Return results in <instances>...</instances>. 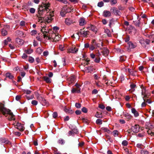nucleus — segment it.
Wrapping results in <instances>:
<instances>
[{
  "label": "nucleus",
  "mask_w": 154,
  "mask_h": 154,
  "mask_svg": "<svg viewBox=\"0 0 154 154\" xmlns=\"http://www.w3.org/2000/svg\"><path fill=\"white\" fill-rule=\"evenodd\" d=\"M75 106L77 108H79L81 107V104L79 103H76L75 104Z\"/></svg>",
  "instance_id": "obj_60"
},
{
  "label": "nucleus",
  "mask_w": 154,
  "mask_h": 154,
  "mask_svg": "<svg viewBox=\"0 0 154 154\" xmlns=\"http://www.w3.org/2000/svg\"><path fill=\"white\" fill-rule=\"evenodd\" d=\"M73 20L70 18H67L66 19L65 23L67 25H69L73 23Z\"/></svg>",
  "instance_id": "obj_17"
},
{
  "label": "nucleus",
  "mask_w": 154,
  "mask_h": 154,
  "mask_svg": "<svg viewBox=\"0 0 154 154\" xmlns=\"http://www.w3.org/2000/svg\"><path fill=\"white\" fill-rule=\"evenodd\" d=\"M112 134L114 137H116L118 136L119 132L117 130H114L112 132Z\"/></svg>",
  "instance_id": "obj_37"
},
{
  "label": "nucleus",
  "mask_w": 154,
  "mask_h": 154,
  "mask_svg": "<svg viewBox=\"0 0 154 154\" xmlns=\"http://www.w3.org/2000/svg\"><path fill=\"white\" fill-rule=\"evenodd\" d=\"M13 133L14 135L18 137L20 136L21 134V133L19 132L13 131Z\"/></svg>",
  "instance_id": "obj_41"
},
{
  "label": "nucleus",
  "mask_w": 154,
  "mask_h": 154,
  "mask_svg": "<svg viewBox=\"0 0 154 154\" xmlns=\"http://www.w3.org/2000/svg\"><path fill=\"white\" fill-rule=\"evenodd\" d=\"M96 123L97 124L101 125L102 124V121L100 119H98L96 121Z\"/></svg>",
  "instance_id": "obj_46"
},
{
  "label": "nucleus",
  "mask_w": 154,
  "mask_h": 154,
  "mask_svg": "<svg viewBox=\"0 0 154 154\" xmlns=\"http://www.w3.org/2000/svg\"><path fill=\"white\" fill-rule=\"evenodd\" d=\"M102 53L104 56H106L108 55L109 51L107 49L104 48L103 51L102 52Z\"/></svg>",
  "instance_id": "obj_21"
},
{
  "label": "nucleus",
  "mask_w": 154,
  "mask_h": 154,
  "mask_svg": "<svg viewBox=\"0 0 154 154\" xmlns=\"http://www.w3.org/2000/svg\"><path fill=\"white\" fill-rule=\"evenodd\" d=\"M128 141L126 140H123L122 142V145L124 146H126L128 145Z\"/></svg>",
  "instance_id": "obj_54"
},
{
  "label": "nucleus",
  "mask_w": 154,
  "mask_h": 154,
  "mask_svg": "<svg viewBox=\"0 0 154 154\" xmlns=\"http://www.w3.org/2000/svg\"><path fill=\"white\" fill-rule=\"evenodd\" d=\"M78 50V48L75 47L73 46L67 49L68 53H72L73 54H75L77 53Z\"/></svg>",
  "instance_id": "obj_9"
},
{
  "label": "nucleus",
  "mask_w": 154,
  "mask_h": 154,
  "mask_svg": "<svg viewBox=\"0 0 154 154\" xmlns=\"http://www.w3.org/2000/svg\"><path fill=\"white\" fill-rule=\"evenodd\" d=\"M128 70L130 74L133 76H135L136 75V72L135 71L130 69H128Z\"/></svg>",
  "instance_id": "obj_18"
},
{
  "label": "nucleus",
  "mask_w": 154,
  "mask_h": 154,
  "mask_svg": "<svg viewBox=\"0 0 154 154\" xmlns=\"http://www.w3.org/2000/svg\"><path fill=\"white\" fill-rule=\"evenodd\" d=\"M82 120L83 122L85 123L86 124H87L88 123V120L87 119L85 118H83Z\"/></svg>",
  "instance_id": "obj_58"
},
{
  "label": "nucleus",
  "mask_w": 154,
  "mask_h": 154,
  "mask_svg": "<svg viewBox=\"0 0 154 154\" xmlns=\"http://www.w3.org/2000/svg\"><path fill=\"white\" fill-rule=\"evenodd\" d=\"M82 110L84 113H86L87 112V109L85 107H84L82 109Z\"/></svg>",
  "instance_id": "obj_62"
},
{
  "label": "nucleus",
  "mask_w": 154,
  "mask_h": 154,
  "mask_svg": "<svg viewBox=\"0 0 154 154\" xmlns=\"http://www.w3.org/2000/svg\"><path fill=\"white\" fill-rule=\"evenodd\" d=\"M154 131V130H152L150 129H149L147 131V132L148 134H150L151 136H154V132H153Z\"/></svg>",
  "instance_id": "obj_29"
},
{
  "label": "nucleus",
  "mask_w": 154,
  "mask_h": 154,
  "mask_svg": "<svg viewBox=\"0 0 154 154\" xmlns=\"http://www.w3.org/2000/svg\"><path fill=\"white\" fill-rule=\"evenodd\" d=\"M60 35H58V34L57 33L54 41L55 42L59 41L60 39Z\"/></svg>",
  "instance_id": "obj_35"
},
{
  "label": "nucleus",
  "mask_w": 154,
  "mask_h": 154,
  "mask_svg": "<svg viewBox=\"0 0 154 154\" xmlns=\"http://www.w3.org/2000/svg\"><path fill=\"white\" fill-rule=\"evenodd\" d=\"M140 152L141 154H149L148 151L145 150H141Z\"/></svg>",
  "instance_id": "obj_43"
},
{
  "label": "nucleus",
  "mask_w": 154,
  "mask_h": 154,
  "mask_svg": "<svg viewBox=\"0 0 154 154\" xmlns=\"http://www.w3.org/2000/svg\"><path fill=\"white\" fill-rule=\"evenodd\" d=\"M129 48L130 49L134 48L137 47L136 43H133L131 42H129L128 43Z\"/></svg>",
  "instance_id": "obj_15"
},
{
  "label": "nucleus",
  "mask_w": 154,
  "mask_h": 154,
  "mask_svg": "<svg viewBox=\"0 0 154 154\" xmlns=\"http://www.w3.org/2000/svg\"><path fill=\"white\" fill-rule=\"evenodd\" d=\"M95 45L97 47L100 48V46H103V43L101 41H100L99 43H96Z\"/></svg>",
  "instance_id": "obj_44"
},
{
  "label": "nucleus",
  "mask_w": 154,
  "mask_h": 154,
  "mask_svg": "<svg viewBox=\"0 0 154 154\" xmlns=\"http://www.w3.org/2000/svg\"><path fill=\"white\" fill-rule=\"evenodd\" d=\"M100 58L99 56H98L97 55V57L95 59L94 61L95 62L98 63L99 62L100 60Z\"/></svg>",
  "instance_id": "obj_40"
},
{
  "label": "nucleus",
  "mask_w": 154,
  "mask_h": 154,
  "mask_svg": "<svg viewBox=\"0 0 154 154\" xmlns=\"http://www.w3.org/2000/svg\"><path fill=\"white\" fill-rule=\"evenodd\" d=\"M140 24V22L139 20H138L136 23H135V24L136 26H139Z\"/></svg>",
  "instance_id": "obj_64"
},
{
  "label": "nucleus",
  "mask_w": 154,
  "mask_h": 154,
  "mask_svg": "<svg viewBox=\"0 0 154 154\" xmlns=\"http://www.w3.org/2000/svg\"><path fill=\"white\" fill-rule=\"evenodd\" d=\"M146 36L148 37L150 39L152 38L154 40V35L153 34L149 35V34L145 35Z\"/></svg>",
  "instance_id": "obj_39"
},
{
  "label": "nucleus",
  "mask_w": 154,
  "mask_h": 154,
  "mask_svg": "<svg viewBox=\"0 0 154 154\" xmlns=\"http://www.w3.org/2000/svg\"><path fill=\"white\" fill-rule=\"evenodd\" d=\"M57 34V33H55L52 31V32H51V34H49V35L48 34L47 37L48 38V39H52L54 41Z\"/></svg>",
  "instance_id": "obj_11"
},
{
  "label": "nucleus",
  "mask_w": 154,
  "mask_h": 154,
  "mask_svg": "<svg viewBox=\"0 0 154 154\" xmlns=\"http://www.w3.org/2000/svg\"><path fill=\"white\" fill-rule=\"evenodd\" d=\"M45 11H47L45 7L43 6V5L39 6L38 8V14L40 15H42Z\"/></svg>",
  "instance_id": "obj_7"
},
{
  "label": "nucleus",
  "mask_w": 154,
  "mask_h": 154,
  "mask_svg": "<svg viewBox=\"0 0 154 154\" xmlns=\"http://www.w3.org/2000/svg\"><path fill=\"white\" fill-rule=\"evenodd\" d=\"M31 103L33 105H36L38 104V102L36 100H32L31 102Z\"/></svg>",
  "instance_id": "obj_52"
},
{
  "label": "nucleus",
  "mask_w": 154,
  "mask_h": 154,
  "mask_svg": "<svg viewBox=\"0 0 154 154\" xmlns=\"http://www.w3.org/2000/svg\"><path fill=\"white\" fill-rule=\"evenodd\" d=\"M141 88L142 90V92H141V94L142 95H143L144 94H145V89L143 87V86H141Z\"/></svg>",
  "instance_id": "obj_55"
},
{
  "label": "nucleus",
  "mask_w": 154,
  "mask_h": 154,
  "mask_svg": "<svg viewBox=\"0 0 154 154\" xmlns=\"http://www.w3.org/2000/svg\"><path fill=\"white\" fill-rule=\"evenodd\" d=\"M13 125H14L16 128L21 131H23L24 130V127L23 125L19 122L14 123L13 124Z\"/></svg>",
  "instance_id": "obj_5"
},
{
  "label": "nucleus",
  "mask_w": 154,
  "mask_h": 154,
  "mask_svg": "<svg viewBox=\"0 0 154 154\" xmlns=\"http://www.w3.org/2000/svg\"><path fill=\"white\" fill-rule=\"evenodd\" d=\"M3 115L8 117V119L10 120H14V116L10 110H9V112H6V113H5V114Z\"/></svg>",
  "instance_id": "obj_4"
},
{
  "label": "nucleus",
  "mask_w": 154,
  "mask_h": 154,
  "mask_svg": "<svg viewBox=\"0 0 154 154\" xmlns=\"http://www.w3.org/2000/svg\"><path fill=\"white\" fill-rule=\"evenodd\" d=\"M111 11L116 15L120 16L121 14L120 12L115 7L112 8Z\"/></svg>",
  "instance_id": "obj_12"
},
{
  "label": "nucleus",
  "mask_w": 154,
  "mask_h": 154,
  "mask_svg": "<svg viewBox=\"0 0 154 154\" xmlns=\"http://www.w3.org/2000/svg\"><path fill=\"white\" fill-rule=\"evenodd\" d=\"M25 52L28 54H30L33 52V50L31 49L25 50Z\"/></svg>",
  "instance_id": "obj_32"
},
{
  "label": "nucleus",
  "mask_w": 154,
  "mask_h": 154,
  "mask_svg": "<svg viewBox=\"0 0 154 154\" xmlns=\"http://www.w3.org/2000/svg\"><path fill=\"white\" fill-rule=\"evenodd\" d=\"M110 3L111 5H113L116 4L117 3L118 0H110Z\"/></svg>",
  "instance_id": "obj_42"
},
{
  "label": "nucleus",
  "mask_w": 154,
  "mask_h": 154,
  "mask_svg": "<svg viewBox=\"0 0 154 154\" xmlns=\"http://www.w3.org/2000/svg\"><path fill=\"white\" fill-rule=\"evenodd\" d=\"M132 112L134 114L135 117H137L139 116L138 112L136 110L135 108H133L131 109Z\"/></svg>",
  "instance_id": "obj_23"
},
{
  "label": "nucleus",
  "mask_w": 154,
  "mask_h": 154,
  "mask_svg": "<svg viewBox=\"0 0 154 154\" xmlns=\"http://www.w3.org/2000/svg\"><path fill=\"white\" fill-rule=\"evenodd\" d=\"M126 58V57L125 56H121L120 57L119 61L121 62H123L125 61Z\"/></svg>",
  "instance_id": "obj_34"
},
{
  "label": "nucleus",
  "mask_w": 154,
  "mask_h": 154,
  "mask_svg": "<svg viewBox=\"0 0 154 154\" xmlns=\"http://www.w3.org/2000/svg\"><path fill=\"white\" fill-rule=\"evenodd\" d=\"M58 1L64 4H66L67 3V1L66 0H58Z\"/></svg>",
  "instance_id": "obj_61"
},
{
  "label": "nucleus",
  "mask_w": 154,
  "mask_h": 154,
  "mask_svg": "<svg viewBox=\"0 0 154 154\" xmlns=\"http://www.w3.org/2000/svg\"><path fill=\"white\" fill-rule=\"evenodd\" d=\"M37 33V31L35 30H32L31 32V34L32 35H34Z\"/></svg>",
  "instance_id": "obj_53"
},
{
  "label": "nucleus",
  "mask_w": 154,
  "mask_h": 154,
  "mask_svg": "<svg viewBox=\"0 0 154 154\" xmlns=\"http://www.w3.org/2000/svg\"><path fill=\"white\" fill-rule=\"evenodd\" d=\"M45 28H48V27L45 26H43V27L42 29H41V31L44 34V35L45 34V33H47V31H45Z\"/></svg>",
  "instance_id": "obj_33"
},
{
  "label": "nucleus",
  "mask_w": 154,
  "mask_h": 154,
  "mask_svg": "<svg viewBox=\"0 0 154 154\" xmlns=\"http://www.w3.org/2000/svg\"><path fill=\"white\" fill-rule=\"evenodd\" d=\"M0 111L3 114H5V113L9 112V109L5 108L3 104L0 103Z\"/></svg>",
  "instance_id": "obj_8"
},
{
  "label": "nucleus",
  "mask_w": 154,
  "mask_h": 154,
  "mask_svg": "<svg viewBox=\"0 0 154 154\" xmlns=\"http://www.w3.org/2000/svg\"><path fill=\"white\" fill-rule=\"evenodd\" d=\"M103 15L105 17H109L111 16V14L109 11L105 10L103 11Z\"/></svg>",
  "instance_id": "obj_14"
},
{
  "label": "nucleus",
  "mask_w": 154,
  "mask_h": 154,
  "mask_svg": "<svg viewBox=\"0 0 154 154\" xmlns=\"http://www.w3.org/2000/svg\"><path fill=\"white\" fill-rule=\"evenodd\" d=\"M35 9L34 8H31L29 9V12L32 14H34L35 12Z\"/></svg>",
  "instance_id": "obj_56"
},
{
  "label": "nucleus",
  "mask_w": 154,
  "mask_h": 154,
  "mask_svg": "<svg viewBox=\"0 0 154 154\" xmlns=\"http://www.w3.org/2000/svg\"><path fill=\"white\" fill-rule=\"evenodd\" d=\"M36 99L40 101V102L43 106H47L48 105V102L46 101L44 98L39 94H38L36 95Z\"/></svg>",
  "instance_id": "obj_2"
},
{
  "label": "nucleus",
  "mask_w": 154,
  "mask_h": 154,
  "mask_svg": "<svg viewBox=\"0 0 154 154\" xmlns=\"http://www.w3.org/2000/svg\"><path fill=\"white\" fill-rule=\"evenodd\" d=\"M77 34L79 36H82L84 37H87V35L89 34V32L88 31H86L84 28L80 29L79 32L77 33Z\"/></svg>",
  "instance_id": "obj_1"
},
{
  "label": "nucleus",
  "mask_w": 154,
  "mask_h": 154,
  "mask_svg": "<svg viewBox=\"0 0 154 154\" xmlns=\"http://www.w3.org/2000/svg\"><path fill=\"white\" fill-rule=\"evenodd\" d=\"M150 40L148 39L144 40L143 38H141L139 40V42L142 45L145 47L146 44H149L150 43Z\"/></svg>",
  "instance_id": "obj_6"
},
{
  "label": "nucleus",
  "mask_w": 154,
  "mask_h": 154,
  "mask_svg": "<svg viewBox=\"0 0 154 154\" xmlns=\"http://www.w3.org/2000/svg\"><path fill=\"white\" fill-rule=\"evenodd\" d=\"M52 115L53 117L54 118H55L57 116V112H54L53 113Z\"/></svg>",
  "instance_id": "obj_63"
},
{
  "label": "nucleus",
  "mask_w": 154,
  "mask_h": 154,
  "mask_svg": "<svg viewBox=\"0 0 154 154\" xmlns=\"http://www.w3.org/2000/svg\"><path fill=\"white\" fill-rule=\"evenodd\" d=\"M36 52L39 54H41L42 52V50L40 48H38L36 50Z\"/></svg>",
  "instance_id": "obj_45"
},
{
  "label": "nucleus",
  "mask_w": 154,
  "mask_h": 154,
  "mask_svg": "<svg viewBox=\"0 0 154 154\" xmlns=\"http://www.w3.org/2000/svg\"><path fill=\"white\" fill-rule=\"evenodd\" d=\"M58 143L61 144H63L65 143L64 140L63 139H60L58 140Z\"/></svg>",
  "instance_id": "obj_47"
},
{
  "label": "nucleus",
  "mask_w": 154,
  "mask_h": 154,
  "mask_svg": "<svg viewBox=\"0 0 154 154\" xmlns=\"http://www.w3.org/2000/svg\"><path fill=\"white\" fill-rule=\"evenodd\" d=\"M85 69L88 72H91L93 71V68L92 66H90L85 67Z\"/></svg>",
  "instance_id": "obj_22"
},
{
  "label": "nucleus",
  "mask_w": 154,
  "mask_h": 154,
  "mask_svg": "<svg viewBox=\"0 0 154 154\" xmlns=\"http://www.w3.org/2000/svg\"><path fill=\"white\" fill-rule=\"evenodd\" d=\"M79 24L80 26H83L86 24V22L84 17H81L79 20Z\"/></svg>",
  "instance_id": "obj_16"
},
{
  "label": "nucleus",
  "mask_w": 154,
  "mask_h": 154,
  "mask_svg": "<svg viewBox=\"0 0 154 154\" xmlns=\"http://www.w3.org/2000/svg\"><path fill=\"white\" fill-rule=\"evenodd\" d=\"M59 48L61 51H63L65 50V48L63 45H60L59 46Z\"/></svg>",
  "instance_id": "obj_50"
},
{
  "label": "nucleus",
  "mask_w": 154,
  "mask_h": 154,
  "mask_svg": "<svg viewBox=\"0 0 154 154\" xmlns=\"http://www.w3.org/2000/svg\"><path fill=\"white\" fill-rule=\"evenodd\" d=\"M95 116L97 118L102 117L101 113L99 114V113L97 112Z\"/></svg>",
  "instance_id": "obj_59"
},
{
  "label": "nucleus",
  "mask_w": 154,
  "mask_h": 154,
  "mask_svg": "<svg viewBox=\"0 0 154 154\" xmlns=\"http://www.w3.org/2000/svg\"><path fill=\"white\" fill-rule=\"evenodd\" d=\"M140 126L139 125H135L132 126L131 128V130L134 132L137 133L140 131Z\"/></svg>",
  "instance_id": "obj_10"
},
{
  "label": "nucleus",
  "mask_w": 154,
  "mask_h": 154,
  "mask_svg": "<svg viewBox=\"0 0 154 154\" xmlns=\"http://www.w3.org/2000/svg\"><path fill=\"white\" fill-rule=\"evenodd\" d=\"M103 5V2H100L98 3L97 4L98 6L101 7H102Z\"/></svg>",
  "instance_id": "obj_57"
},
{
  "label": "nucleus",
  "mask_w": 154,
  "mask_h": 154,
  "mask_svg": "<svg viewBox=\"0 0 154 154\" xmlns=\"http://www.w3.org/2000/svg\"><path fill=\"white\" fill-rule=\"evenodd\" d=\"M37 17H38V20L39 21H41V23H43L44 22V18L40 17H38V16L37 15Z\"/></svg>",
  "instance_id": "obj_51"
},
{
  "label": "nucleus",
  "mask_w": 154,
  "mask_h": 154,
  "mask_svg": "<svg viewBox=\"0 0 154 154\" xmlns=\"http://www.w3.org/2000/svg\"><path fill=\"white\" fill-rule=\"evenodd\" d=\"M101 130L104 132H106L108 133H109L111 132L107 128L105 127H103L101 128Z\"/></svg>",
  "instance_id": "obj_28"
},
{
  "label": "nucleus",
  "mask_w": 154,
  "mask_h": 154,
  "mask_svg": "<svg viewBox=\"0 0 154 154\" xmlns=\"http://www.w3.org/2000/svg\"><path fill=\"white\" fill-rule=\"evenodd\" d=\"M72 10L73 9H72ZM72 10V9L70 8L66 7H64L62 9V10L60 12V15L62 17H63L66 13L70 12Z\"/></svg>",
  "instance_id": "obj_3"
},
{
  "label": "nucleus",
  "mask_w": 154,
  "mask_h": 154,
  "mask_svg": "<svg viewBox=\"0 0 154 154\" xmlns=\"http://www.w3.org/2000/svg\"><path fill=\"white\" fill-rule=\"evenodd\" d=\"M45 31H47V33H45V34L44 35V38H45V37H47L48 34V35L51 34V32H52V31L51 30H50V29H48V28H45Z\"/></svg>",
  "instance_id": "obj_24"
},
{
  "label": "nucleus",
  "mask_w": 154,
  "mask_h": 154,
  "mask_svg": "<svg viewBox=\"0 0 154 154\" xmlns=\"http://www.w3.org/2000/svg\"><path fill=\"white\" fill-rule=\"evenodd\" d=\"M71 92L72 93H74L75 92L79 93L80 92V89H77V88L75 89L74 88H73L71 90Z\"/></svg>",
  "instance_id": "obj_26"
},
{
  "label": "nucleus",
  "mask_w": 154,
  "mask_h": 154,
  "mask_svg": "<svg viewBox=\"0 0 154 154\" xmlns=\"http://www.w3.org/2000/svg\"><path fill=\"white\" fill-rule=\"evenodd\" d=\"M130 86L131 89H132L131 91H135V89L134 88L136 87V85L134 84H131L130 85Z\"/></svg>",
  "instance_id": "obj_36"
},
{
  "label": "nucleus",
  "mask_w": 154,
  "mask_h": 154,
  "mask_svg": "<svg viewBox=\"0 0 154 154\" xmlns=\"http://www.w3.org/2000/svg\"><path fill=\"white\" fill-rule=\"evenodd\" d=\"M104 31L105 33L107 34L108 36L110 37L111 36V32L109 29L107 28L104 29Z\"/></svg>",
  "instance_id": "obj_27"
},
{
  "label": "nucleus",
  "mask_w": 154,
  "mask_h": 154,
  "mask_svg": "<svg viewBox=\"0 0 154 154\" xmlns=\"http://www.w3.org/2000/svg\"><path fill=\"white\" fill-rule=\"evenodd\" d=\"M5 76L7 78H9V79L11 80H13L14 79V76L13 75L9 72L6 73L5 74Z\"/></svg>",
  "instance_id": "obj_20"
},
{
  "label": "nucleus",
  "mask_w": 154,
  "mask_h": 154,
  "mask_svg": "<svg viewBox=\"0 0 154 154\" xmlns=\"http://www.w3.org/2000/svg\"><path fill=\"white\" fill-rule=\"evenodd\" d=\"M43 79L47 83H49L51 82V80L48 77L44 76L43 77Z\"/></svg>",
  "instance_id": "obj_25"
},
{
  "label": "nucleus",
  "mask_w": 154,
  "mask_h": 154,
  "mask_svg": "<svg viewBox=\"0 0 154 154\" xmlns=\"http://www.w3.org/2000/svg\"><path fill=\"white\" fill-rule=\"evenodd\" d=\"M23 92L24 93L29 94L31 93V91L27 90H24L23 91Z\"/></svg>",
  "instance_id": "obj_49"
},
{
  "label": "nucleus",
  "mask_w": 154,
  "mask_h": 154,
  "mask_svg": "<svg viewBox=\"0 0 154 154\" xmlns=\"http://www.w3.org/2000/svg\"><path fill=\"white\" fill-rule=\"evenodd\" d=\"M29 61L30 63H32L34 61V59L32 57H29Z\"/></svg>",
  "instance_id": "obj_48"
},
{
  "label": "nucleus",
  "mask_w": 154,
  "mask_h": 154,
  "mask_svg": "<svg viewBox=\"0 0 154 154\" xmlns=\"http://www.w3.org/2000/svg\"><path fill=\"white\" fill-rule=\"evenodd\" d=\"M16 41L17 43L20 45L21 46L23 44V41L19 38H17L16 39Z\"/></svg>",
  "instance_id": "obj_19"
},
{
  "label": "nucleus",
  "mask_w": 154,
  "mask_h": 154,
  "mask_svg": "<svg viewBox=\"0 0 154 154\" xmlns=\"http://www.w3.org/2000/svg\"><path fill=\"white\" fill-rule=\"evenodd\" d=\"M43 5V6L45 7L46 9L48 11V7H49L50 6V4L49 3H45Z\"/></svg>",
  "instance_id": "obj_31"
},
{
  "label": "nucleus",
  "mask_w": 154,
  "mask_h": 154,
  "mask_svg": "<svg viewBox=\"0 0 154 154\" xmlns=\"http://www.w3.org/2000/svg\"><path fill=\"white\" fill-rule=\"evenodd\" d=\"M49 14L50 15L49 17H48L47 19H46L45 20V23H50L52 20V17L53 16V12H52L51 13L50 12Z\"/></svg>",
  "instance_id": "obj_13"
},
{
  "label": "nucleus",
  "mask_w": 154,
  "mask_h": 154,
  "mask_svg": "<svg viewBox=\"0 0 154 154\" xmlns=\"http://www.w3.org/2000/svg\"><path fill=\"white\" fill-rule=\"evenodd\" d=\"M2 34L3 35L5 36L7 34V31L4 29H2L1 30Z\"/></svg>",
  "instance_id": "obj_30"
},
{
  "label": "nucleus",
  "mask_w": 154,
  "mask_h": 154,
  "mask_svg": "<svg viewBox=\"0 0 154 154\" xmlns=\"http://www.w3.org/2000/svg\"><path fill=\"white\" fill-rule=\"evenodd\" d=\"M124 116L128 119V120L130 119L131 118V116L128 113H126L124 114Z\"/></svg>",
  "instance_id": "obj_38"
}]
</instances>
